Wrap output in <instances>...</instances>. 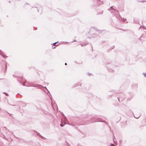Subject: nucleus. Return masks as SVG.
Masks as SVG:
<instances>
[{
    "label": "nucleus",
    "instance_id": "1",
    "mask_svg": "<svg viewBox=\"0 0 146 146\" xmlns=\"http://www.w3.org/2000/svg\"><path fill=\"white\" fill-rule=\"evenodd\" d=\"M108 10L110 11L111 13L114 12V13L115 14V15L116 18H118L119 16H120L119 11L117 10L113 9L112 6H111L110 9H108Z\"/></svg>",
    "mask_w": 146,
    "mask_h": 146
},
{
    "label": "nucleus",
    "instance_id": "2",
    "mask_svg": "<svg viewBox=\"0 0 146 146\" xmlns=\"http://www.w3.org/2000/svg\"><path fill=\"white\" fill-rule=\"evenodd\" d=\"M94 32L98 33H101V31H99L96 28L94 27H92L90 29V31L88 32V33H90L91 34H92L93 35H95V34H93V33Z\"/></svg>",
    "mask_w": 146,
    "mask_h": 146
},
{
    "label": "nucleus",
    "instance_id": "3",
    "mask_svg": "<svg viewBox=\"0 0 146 146\" xmlns=\"http://www.w3.org/2000/svg\"><path fill=\"white\" fill-rule=\"evenodd\" d=\"M120 21L125 23H127V21L126 20V19H120Z\"/></svg>",
    "mask_w": 146,
    "mask_h": 146
},
{
    "label": "nucleus",
    "instance_id": "4",
    "mask_svg": "<svg viewBox=\"0 0 146 146\" xmlns=\"http://www.w3.org/2000/svg\"><path fill=\"white\" fill-rule=\"evenodd\" d=\"M133 21L134 23H138L139 24V21L138 19H133Z\"/></svg>",
    "mask_w": 146,
    "mask_h": 146
},
{
    "label": "nucleus",
    "instance_id": "5",
    "mask_svg": "<svg viewBox=\"0 0 146 146\" xmlns=\"http://www.w3.org/2000/svg\"><path fill=\"white\" fill-rule=\"evenodd\" d=\"M0 136L1 137L3 138L4 139L7 140V139L5 137V135L2 134L1 133H0Z\"/></svg>",
    "mask_w": 146,
    "mask_h": 146
},
{
    "label": "nucleus",
    "instance_id": "6",
    "mask_svg": "<svg viewBox=\"0 0 146 146\" xmlns=\"http://www.w3.org/2000/svg\"><path fill=\"white\" fill-rule=\"evenodd\" d=\"M96 121H100V122H102L105 123L106 124H107V122H106L105 121H101L100 120H97Z\"/></svg>",
    "mask_w": 146,
    "mask_h": 146
},
{
    "label": "nucleus",
    "instance_id": "7",
    "mask_svg": "<svg viewBox=\"0 0 146 146\" xmlns=\"http://www.w3.org/2000/svg\"><path fill=\"white\" fill-rule=\"evenodd\" d=\"M3 130H5L6 131V132H7V131H8V130L5 127H3Z\"/></svg>",
    "mask_w": 146,
    "mask_h": 146
},
{
    "label": "nucleus",
    "instance_id": "8",
    "mask_svg": "<svg viewBox=\"0 0 146 146\" xmlns=\"http://www.w3.org/2000/svg\"><path fill=\"white\" fill-rule=\"evenodd\" d=\"M94 5L96 6H98L99 5H98L99 3H98V2H95V3H94Z\"/></svg>",
    "mask_w": 146,
    "mask_h": 146
},
{
    "label": "nucleus",
    "instance_id": "9",
    "mask_svg": "<svg viewBox=\"0 0 146 146\" xmlns=\"http://www.w3.org/2000/svg\"><path fill=\"white\" fill-rule=\"evenodd\" d=\"M7 68V65L6 63L5 64V70L4 71V72H6V70Z\"/></svg>",
    "mask_w": 146,
    "mask_h": 146
},
{
    "label": "nucleus",
    "instance_id": "10",
    "mask_svg": "<svg viewBox=\"0 0 146 146\" xmlns=\"http://www.w3.org/2000/svg\"><path fill=\"white\" fill-rule=\"evenodd\" d=\"M86 44L84 43V44H81V45L82 46H84L86 45Z\"/></svg>",
    "mask_w": 146,
    "mask_h": 146
},
{
    "label": "nucleus",
    "instance_id": "11",
    "mask_svg": "<svg viewBox=\"0 0 146 146\" xmlns=\"http://www.w3.org/2000/svg\"><path fill=\"white\" fill-rule=\"evenodd\" d=\"M63 115L64 117V120L65 121H66L67 120V119L66 118V116H64V114H63Z\"/></svg>",
    "mask_w": 146,
    "mask_h": 146
},
{
    "label": "nucleus",
    "instance_id": "12",
    "mask_svg": "<svg viewBox=\"0 0 146 146\" xmlns=\"http://www.w3.org/2000/svg\"><path fill=\"white\" fill-rule=\"evenodd\" d=\"M36 133H37V135L40 137L41 135L40 133L37 132H36Z\"/></svg>",
    "mask_w": 146,
    "mask_h": 146
},
{
    "label": "nucleus",
    "instance_id": "13",
    "mask_svg": "<svg viewBox=\"0 0 146 146\" xmlns=\"http://www.w3.org/2000/svg\"><path fill=\"white\" fill-rule=\"evenodd\" d=\"M1 56L3 57L4 58H5L7 57V56L5 55H1Z\"/></svg>",
    "mask_w": 146,
    "mask_h": 146
},
{
    "label": "nucleus",
    "instance_id": "14",
    "mask_svg": "<svg viewBox=\"0 0 146 146\" xmlns=\"http://www.w3.org/2000/svg\"><path fill=\"white\" fill-rule=\"evenodd\" d=\"M140 2H146V0H141L139 1Z\"/></svg>",
    "mask_w": 146,
    "mask_h": 146
},
{
    "label": "nucleus",
    "instance_id": "15",
    "mask_svg": "<svg viewBox=\"0 0 146 146\" xmlns=\"http://www.w3.org/2000/svg\"><path fill=\"white\" fill-rule=\"evenodd\" d=\"M40 137L42 139H45V138L44 137H43V136H42L41 135V136H40Z\"/></svg>",
    "mask_w": 146,
    "mask_h": 146
},
{
    "label": "nucleus",
    "instance_id": "16",
    "mask_svg": "<svg viewBox=\"0 0 146 146\" xmlns=\"http://www.w3.org/2000/svg\"><path fill=\"white\" fill-rule=\"evenodd\" d=\"M57 43V42H56L54 43L53 44V46H55V45H57L56 44Z\"/></svg>",
    "mask_w": 146,
    "mask_h": 146
},
{
    "label": "nucleus",
    "instance_id": "17",
    "mask_svg": "<svg viewBox=\"0 0 146 146\" xmlns=\"http://www.w3.org/2000/svg\"><path fill=\"white\" fill-rule=\"evenodd\" d=\"M8 114H9V115H10V116H11V117H13V115L12 114H10V113H8Z\"/></svg>",
    "mask_w": 146,
    "mask_h": 146
},
{
    "label": "nucleus",
    "instance_id": "18",
    "mask_svg": "<svg viewBox=\"0 0 146 146\" xmlns=\"http://www.w3.org/2000/svg\"><path fill=\"white\" fill-rule=\"evenodd\" d=\"M3 93L5 94V95H6V96H8V94L7 93L5 92H3Z\"/></svg>",
    "mask_w": 146,
    "mask_h": 146
},
{
    "label": "nucleus",
    "instance_id": "19",
    "mask_svg": "<svg viewBox=\"0 0 146 146\" xmlns=\"http://www.w3.org/2000/svg\"><path fill=\"white\" fill-rule=\"evenodd\" d=\"M140 116V115H139V116L137 117H135L134 116V117L135 118H138Z\"/></svg>",
    "mask_w": 146,
    "mask_h": 146
},
{
    "label": "nucleus",
    "instance_id": "20",
    "mask_svg": "<svg viewBox=\"0 0 146 146\" xmlns=\"http://www.w3.org/2000/svg\"><path fill=\"white\" fill-rule=\"evenodd\" d=\"M143 74L145 77H146V73H143Z\"/></svg>",
    "mask_w": 146,
    "mask_h": 146
},
{
    "label": "nucleus",
    "instance_id": "21",
    "mask_svg": "<svg viewBox=\"0 0 146 146\" xmlns=\"http://www.w3.org/2000/svg\"><path fill=\"white\" fill-rule=\"evenodd\" d=\"M45 89H46V90H47V91H48V92H49V91H48V90H47V88H46V87H45Z\"/></svg>",
    "mask_w": 146,
    "mask_h": 146
},
{
    "label": "nucleus",
    "instance_id": "22",
    "mask_svg": "<svg viewBox=\"0 0 146 146\" xmlns=\"http://www.w3.org/2000/svg\"><path fill=\"white\" fill-rule=\"evenodd\" d=\"M64 125H62V124H60V126L61 127H62L63 126H64Z\"/></svg>",
    "mask_w": 146,
    "mask_h": 146
},
{
    "label": "nucleus",
    "instance_id": "23",
    "mask_svg": "<svg viewBox=\"0 0 146 146\" xmlns=\"http://www.w3.org/2000/svg\"><path fill=\"white\" fill-rule=\"evenodd\" d=\"M22 84H23V86H25V83H22Z\"/></svg>",
    "mask_w": 146,
    "mask_h": 146
},
{
    "label": "nucleus",
    "instance_id": "24",
    "mask_svg": "<svg viewBox=\"0 0 146 146\" xmlns=\"http://www.w3.org/2000/svg\"><path fill=\"white\" fill-rule=\"evenodd\" d=\"M92 37L94 38V37H95V36H92L91 37H90V38H92Z\"/></svg>",
    "mask_w": 146,
    "mask_h": 146
},
{
    "label": "nucleus",
    "instance_id": "25",
    "mask_svg": "<svg viewBox=\"0 0 146 146\" xmlns=\"http://www.w3.org/2000/svg\"><path fill=\"white\" fill-rule=\"evenodd\" d=\"M97 120H98V119H96V120L95 121H93L92 122H96V121H97ZM91 123H92V122H91Z\"/></svg>",
    "mask_w": 146,
    "mask_h": 146
},
{
    "label": "nucleus",
    "instance_id": "26",
    "mask_svg": "<svg viewBox=\"0 0 146 146\" xmlns=\"http://www.w3.org/2000/svg\"><path fill=\"white\" fill-rule=\"evenodd\" d=\"M77 146H82L81 145H80V144H78V145H77Z\"/></svg>",
    "mask_w": 146,
    "mask_h": 146
},
{
    "label": "nucleus",
    "instance_id": "27",
    "mask_svg": "<svg viewBox=\"0 0 146 146\" xmlns=\"http://www.w3.org/2000/svg\"><path fill=\"white\" fill-rule=\"evenodd\" d=\"M76 40H74V41H72V42H76Z\"/></svg>",
    "mask_w": 146,
    "mask_h": 146
},
{
    "label": "nucleus",
    "instance_id": "28",
    "mask_svg": "<svg viewBox=\"0 0 146 146\" xmlns=\"http://www.w3.org/2000/svg\"><path fill=\"white\" fill-rule=\"evenodd\" d=\"M96 37L97 38H98V37H99V36H98V35H96Z\"/></svg>",
    "mask_w": 146,
    "mask_h": 146
},
{
    "label": "nucleus",
    "instance_id": "29",
    "mask_svg": "<svg viewBox=\"0 0 146 146\" xmlns=\"http://www.w3.org/2000/svg\"><path fill=\"white\" fill-rule=\"evenodd\" d=\"M143 29H145V28H146L144 26H143Z\"/></svg>",
    "mask_w": 146,
    "mask_h": 146
},
{
    "label": "nucleus",
    "instance_id": "30",
    "mask_svg": "<svg viewBox=\"0 0 146 146\" xmlns=\"http://www.w3.org/2000/svg\"><path fill=\"white\" fill-rule=\"evenodd\" d=\"M113 142H114V143H115V142H115V141H114V140H113Z\"/></svg>",
    "mask_w": 146,
    "mask_h": 146
},
{
    "label": "nucleus",
    "instance_id": "31",
    "mask_svg": "<svg viewBox=\"0 0 146 146\" xmlns=\"http://www.w3.org/2000/svg\"><path fill=\"white\" fill-rule=\"evenodd\" d=\"M65 65H67V63H65Z\"/></svg>",
    "mask_w": 146,
    "mask_h": 146
},
{
    "label": "nucleus",
    "instance_id": "32",
    "mask_svg": "<svg viewBox=\"0 0 146 146\" xmlns=\"http://www.w3.org/2000/svg\"><path fill=\"white\" fill-rule=\"evenodd\" d=\"M141 26H142V25H141V26L140 27V28H141Z\"/></svg>",
    "mask_w": 146,
    "mask_h": 146
},
{
    "label": "nucleus",
    "instance_id": "33",
    "mask_svg": "<svg viewBox=\"0 0 146 146\" xmlns=\"http://www.w3.org/2000/svg\"><path fill=\"white\" fill-rule=\"evenodd\" d=\"M40 86V88H41V87H42V86Z\"/></svg>",
    "mask_w": 146,
    "mask_h": 146
},
{
    "label": "nucleus",
    "instance_id": "34",
    "mask_svg": "<svg viewBox=\"0 0 146 146\" xmlns=\"http://www.w3.org/2000/svg\"><path fill=\"white\" fill-rule=\"evenodd\" d=\"M113 137H114V138H115V137H114V136L113 135Z\"/></svg>",
    "mask_w": 146,
    "mask_h": 146
},
{
    "label": "nucleus",
    "instance_id": "35",
    "mask_svg": "<svg viewBox=\"0 0 146 146\" xmlns=\"http://www.w3.org/2000/svg\"><path fill=\"white\" fill-rule=\"evenodd\" d=\"M121 18H122L121 17ZM123 18V19H124V18Z\"/></svg>",
    "mask_w": 146,
    "mask_h": 146
},
{
    "label": "nucleus",
    "instance_id": "36",
    "mask_svg": "<svg viewBox=\"0 0 146 146\" xmlns=\"http://www.w3.org/2000/svg\"><path fill=\"white\" fill-rule=\"evenodd\" d=\"M145 29L146 30V28H145Z\"/></svg>",
    "mask_w": 146,
    "mask_h": 146
}]
</instances>
